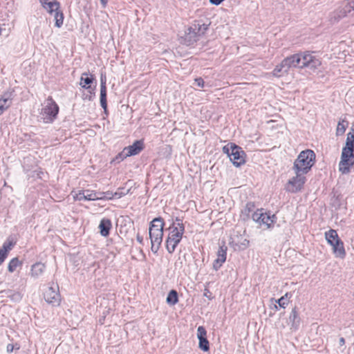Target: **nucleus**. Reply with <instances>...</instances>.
Listing matches in <instances>:
<instances>
[{
  "instance_id": "obj_33",
  "label": "nucleus",
  "mask_w": 354,
  "mask_h": 354,
  "mask_svg": "<svg viewBox=\"0 0 354 354\" xmlns=\"http://www.w3.org/2000/svg\"><path fill=\"white\" fill-rule=\"evenodd\" d=\"M289 293H286L285 295L279 298L278 300L276 301V302L279 304V306L283 308H285L286 306L288 305V295Z\"/></svg>"
},
{
  "instance_id": "obj_12",
  "label": "nucleus",
  "mask_w": 354,
  "mask_h": 354,
  "mask_svg": "<svg viewBox=\"0 0 354 354\" xmlns=\"http://www.w3.org/2000/svg\"><path fill=\"white\" fill-rule=\"evenodd\" d=\"M144 149L142 140H136L133 145L124 147L127 153L125 155L131 156L138 154Z\"/></svg>"
},
{
  "instance_id": "obj_15",
  "label": "nucleus",
  "mask_w": 354,
  "mask_h": 354,
  "mask_svg": "<svg viewBox=\"0 0 354 354\" xmlns=\"http://www.w3.org/2000/svg\"><path fill=\"white\" fill-rule=\"evenodd\" d=\"M350 9L339 8L331 12L329 15V21L331 24L338 22L341 19L345 17L347 13L350 12Z\"/></svg>"
},
{
  "instance_id": "obj_6",
  "label": "nucleus",
  "mask_w": 354,
  "mask_h": 354,
  "mask_svg": "<svg viewBox=\"0 0 354 354\" xmlns=\"http://www.w3.org/2000/svg\"><path fill=\"white\" fill-rule=\"evenodd\" d=\"M59 106L51 96L46 100V105L41 109V119L44 123H51L57 118L59 113Z\"/></svg>"
},
{
  "instance_id": "obj_8",
  "label": "nucleus",
  "mask_w": 354,
  "mask_h": 354,
  "mask_svg": "<svg viewBox=\"0 0 354 354\" xmlns=\"http://www.w3.org/2000/svg\"><path fill=\"white\" fill-rule=\"evenodd\" d=\"M230 160L236 167H239L245 163V152L238 145L231 143Z\"/></svg>"
},
{
  "instance_id": "obj_44",
  "label": "nucleus",
  "mask_w": 354,
  "mask_h": 354,
  "mask_svg": "<svg viewBox=\"0 0 354 354\" xmlns=\"http://www.w3.org/2000/svg\"><path fill=\"white\" fill-rule=\"evenodd\" d=\"M19 346H18L17 344H16L15 345H13L12 344H8L7 346V352L8 353H11L13 351V350L15 348V349H17L19 350Z\"/></svg>"
},
{
  "instance_id": "obj_10",
  "label": "nucleus",
  "mask_w": 354,
  "mask_h": 354,
  "mask_svg": "<svg viewBox=\"0 0 354 354\" xmlns=\"http://www.w3.org/2000/svg\"><path fill=\"white\" fill-rule=\"evenodd\" d=\"M183 236L177 232L176 228L171 230L170 234L166 239V248L169 253L172 254L178 244L180 242Z\"/></svg>"
},
{
  "instance_id": "obj_52",
  "label": "nucleus",
  "mask_w": 354,
  "mask_h": 354,
  "mask_svg": "<svg viewBox=\"0 0 354 354\" xmlns=\"http://www.w3.org/2000/svg\"><path fill=\"white\" fill-rule=\"evenodd\" d=\"M93 96L92 95H86L85 97H83L84 100H88L89 101L93 100Z\"/></svg>"
},
{
  "instance_id": "obj_7",
  "label": "nucleus",
  "mask_w": 354,
  "mask_h": 354,
  "mask_svg": "<svg viewBox=\"0 0 354 354\" xmlns=\"http://www.w3.org/2000/svg\"><path fill=\"white\" fill-rule=\"evenodd\" d=\"M45 301L53 306H58L61 303V295L59 294L58 285L48 287L44 292Z\"/></svg>"
},
{
  "instance_id": "obj_50",
  "label": "nucleus",
  "mask_w": 354,
  "mask_h": 354,
  "mask_svg": "<svg viewBox=\"0 0 354 354\" xmlns=\"http://www.w3.org/2000/svg\"><path fill=\"white\" fill-rule=\"evenodd\" d=\"M136 239L140 244H143V237L139 233L137 234Z\"/></svg>"
},
{
  "instance_id": "obj_40",
  "label": "nucleus",
  "mask_w": 354,
  "mask_h": 354,
  "mask_svg": "<svg viewBox=\"0 0 354 354\" xmlns=\"http://www.w3.org/2000/svg\"><path fill=\"white\" fill-rule=\"evenodd\" d=\"M224 261L221 259H216L213 262V269L216 271L218 270L219 268L222 266Z\"/></svg>"
},
{
  "instance_id": "obj_19",
  "label": "nucleus",
  "mask_w": 354,
  "mask_h": 354,
  "mask_svg": "<svg viewBox=\"0 0 354 354\" xmlns=\"http://www.w3.org/2000/svg\"><path fill=\"white\" fill-rule=\"evenodd\" d=\"M289 69L287 66V64H284V59L282 60V62L276 67L272 71L273 75L276 77H281L284 74H287Z\"/></svg>"
},
{
  "instance_id": "obj_29",
  "label": "nucleus",
  "mask_w": 354,
  "mask_h": 354,
  "mask_svg": "<svg viewBox=\"0 0 354 354\" xmlns=\"http://www.w3.org/2000/svg\"><path fill=\"white\" fill-rule=\"evenodd\" d=\"M258 223L266 225L267 228H271L272 227V221H270V214L264 212Z\"/></svg>"
},
{
  "instance_id": "obj_34",
  "label": "nucleus",
  "mask_w": 354,
  "mask_h": 354,
  "mask_svg": "<svg viewBox=\"0 0 354 354\" xmlns=\"http://www.w3.org/2000/svg\"><path fill=\"white\" fill-rule=\"evenodd\" d=\"M174 228H176V231L181 236L183 235L185 232V225L183 223H178V225L175 226V223H173L169 229L173 230Z\"/></svg>"
},
{
  "instance_id": "obj_23",
  "label": "nucleus",
  "mask_w": 354,
  "mask_h": 354,
  "mask_svg": "<svg viewBox=\"0 0 354 354\" xmlns=\"http://www.w3.org/2000/svg\"><path fill=\"white\" fill-rule=\"evenodd\" d=\"M2 292H5L6 297L14 302H19L22 299V295L19 292L13 291L12 290H3Z\"/></svg>"
},
{
  "instance_id": "obj_41",
  "label": "nucleus",
  "mask_w": 354,
  "mask_h": 354,
  "mask_svg": "<svg viewBox=\"0 0 354 354\" xmlns=\"http://www.w3.org/2000/svg\"><path fill=\"white\" fill-rule=\"evenodd\" d=\"M126 153H127V151H125V149L124 148L123 150L116 156L115 159L118 162H120V161L123 160L124 159L127 158V157H129V156L124 155Z\"/></svg>"
},
{
  "instance_id": "obj_36",
  "label": "nucleus",
  "mask_w": 354,
  "mask_h": 354,
  "mask_svg": "<svg viewBox=\"0 0 354 354\" xmlns=\"http://www.w3.org/2000/svg\"><path fill=\"white\" fill-rule=\"evenodd\" d=\"M130 189H126L124 187H120L118 189L117 192H115V196L118 198H120L125 195H127L129 192Z\"/></svg>"
},
{
  "instance_id": "obj_14",
  "label": "nucleus",
  "mask_w": 354,
  "mask_h": 354,
  "mask_svg": "<svg viewBox=\"0 0 354 354\" xmlns=\"http://www.w3.org/2000/svg\"><path fill=\"white\" fill-rule=\"evenodd\" d=\"M289 322L290 323V328L296 330L299 328L301 319L299 315L298 308L295 306L290 314Z\"/></svg>"
},
{
  "instance_id": "obj_25",
  "label": "nucleus",
  "mask_w": 354,
  "mask_h": 354,
  "mask_svg": "<svg viewBox=\"0 0 354 354\" xmlns=\"http://www.w3.org/2000/svg\"><path fill=\"white\" fill-rule=\"evenodd\" d=\"M348 121L346 120L345 119H343L338 122V124L337 126V129H336V136H342L345 133L346 127L348 126Z\"/></svg>"
},
{
  "instance_id": "obj_17",
  "label": "nucleus",
  "mask_w": 354,
  "mask_h": 354,
  "mask_svg": "<svg viewBox=\"0 0 354 354\" xmlns=\"http://www.w3.org/2000/svg\"><path fill=\"white\" fill-rule=\"evenodd\" d=\"M112 227V223L110 219L104 218L101 220L99 225L100 232L102 236H108L110 234V230Z\"/></svg>"
},
{
  "instance_id": "obj_24",
  "label": "nucleus",
  "mask_w": 354,
  "mask_h": 354,
  "mask_svg": "<svg viewBox=\"0 0 354 354\" xmlns=\"http://www.w3.org/2000/svg\"><path fill=\"white\" fill-rule=\"evenodd\" d=\"M326 239L328 243L331 245L335 242L336 240H340L338 236L337 232L335 230H330L325 233Z\"/></svg>"
},
{
  "instance_id": "obj_3",
  "label": "nucleus",
  "mask_w": 354,
  "mask_h": 354,
  "mask_svg": "<svg viewBox=\"0 0 354 354\" xmlns=\"http://www.w3.org/2000/svg\"><path fill=\"white\" fill-rule=\"evenodd\" d=\"M211 21L207 19L194 20L192 25L188 28L186 32L185 40L187 45H192L196 42L200 37L205 35L206 31L209 29Z\"/></svg>"
},
{
  "instance_id": "obj_35",
  "label": "nucleus",
  "mask_w": 354,
  "mask_h": 354,
  "mask_svg": "<svg viewBox=\"0 0 354 354\" xmlns=\"http://www.w3.org/2000/svg\"><path fill=\"white\" fill-rule=\"evenodd\" d=\"M89 190H80L77 194H75V195L73 196V198L75 201H82L85 200L86 201V193H88Z\"/></svg>"
},
{
  "instance_id": "obj_4",
  "label": "nucleus",
  "mask_w": 354,
  "mask_h": 354,
  "mask_svg": "<svg viewBox=\"0 0 354 354\" xmlns=\"http://www.w3.org/2000/svg\"><path fill=\"white\" fill-rule=\"evenodd\" d=\"M164 226V219L160 216L153 218L149 224V238L151 243V249L155 254L158 251L162 241Z\"/></svg>"
},
{
  "instance_id": "obj_53",
  "label": "nucleus",
  "mask_w": 354,
  "mask_h": 354,
  "mask_svg": "<svg viewBox=\"0 0 354 354\" xmlns=\"http://www.w3.org/2000/svg\"><path fill=\"white\" fill-rule=\"evenodd\" d=\"M270 221H272V225L276 222L277 221V216L275 214H272V216L270 215Z\"/></svg>"
},
{
  "instance_id": "obj_59",
  "label": "nucleus",
  "mask_w": 354,
  "mask_h": 354,
  "mask_svg": "<svg viewBox=\"0 0 354 354\" xmlns=\"http://www.w3.org/2000/svg\"><path fill=\"white\" fill-rule=\"evenodd\" d=\"M353 8L354 9V1H353Z\"/></svg>"
},
{
  "instance_id": "obj_20",
  "label": "nucleus",
  "mask_w": 354,
  "mask_h": 354,
  "mask_svg": "<svg viewBox=\"0 0 354 354\" xmlns=\"http://www.w3.org/2000/svg\"><path fill=\"white\" fill-rule=\"evenodd\" d=\"M16 242L12 239L8 238L3 243L2 247L0 248V252L5 255L6 257H8L9 251H10L12 248L15 245Z\"/></svg>"
},
{
  "instance_id": "obj_39",
  "label": "nucleus",
  "mask_w": 354,
  "mask_h": 354,
  "mask_svg": "<svg viewBox=\"0 0 354 354\" xmlns=\"http://www.w3.org/2000/svg\"><path fill=\"white\" fill-rule=\"evenodd\" d=\"M97 198L95 191L89 190L88 193H86V201H95Z\"/></svg>"
},
{
  "instance_id": "obj_32",
  "label": "nucleus",
  "mask_w": 354,
  "mask_h": 354,
  "mask_svg": "<svg viewBox=\"0 0 354 354\" xmlns=\"http://www.w3.org/2000/svg\"><path fill=\"white\" fill-rule=\"evenodd\" d=\"M10 106V103H8V99L4 98L2 97L0 98V115L3 113V112L8 109Z\"/></svg>"
},
{
  "instance_id": "obj_28",
  "label": "nucleus",
  "mask_w": 354,
  "mask_h": 354,
  "mask_svg": "<svg viewBox=\"0 0 354 354\" xmlns=\"http://www.w3.org/2000/svg\"><path fill=\"white\" fill-rule=\"evenodd\" d=\"M227 250V248L225 245V243H223L218 248V250L217 252V259H221L225 262L226 261Z\"/></svg>"
},
{
  "instance_id": "obj_47",
  "label": "nucleus",
  "mask_w": 354,
  "mask_h": 354,
  "mask_svg": "<svg viewBox=\"0 0 354 354\" xmlns=\"http://www.w3.org/2000/svg\"><path fill=\"white\" fill-rule=\"evenodd\" d=\"M195 82L196 85L201 88H203L204 86L205 82L203 78L198 77L195 79Z\"/></svg>"
},
{
  "instance_id": "obj_13",
  "label": "nucleus",
  "mask_w": 354,
  "mask_h": 354,
  "mask_svg": "<svg viewBox=\"0 0 354 354\" xmlns=\"http://www.w3.org/2000/svg\"><path fill=\"white\" fill-rule=\"evenodd\" d=\"M42 7L50 14L60 8V3L57 0H39Z\"/></svg>"
},
{
  "instance_id": "obj_9",
  "label": "nucleus",
  "mask_w": 354,
  "mask_h": 354,
  "mask_svg": "<svg viewBox=\"0 0 354 354\" xmlns=\"http://www.w3.org/2000/svg\"><path fill=\"white\" fill-rule=\"evenodd\" d=\"M296 176L292 177L288 181V191L295 193L299 191L305 183L306 178L305 174L299 172L295 173Z\"/></svg>"
},
{
  "instance_id": "obj_58",
  "label": "nucleus",
  "mask_w": 354,
  "mask_h": 354,
  "mask_svg": "<svg viewBox=\"0 0 354 354\" xmlns=\"http://www.w3.org/2000/svg\"><path fill=\"white\" fill-rule=\"evenodd\" d=\"M88 92L90 93V95H92L94 97L95 96V91H94L95 88H92L91 87V88L88 89Z\"/></svg>"
},
{
  "instance_id": "obj_55",
  "label": "nucleus",
  "mask_w": 354,
  "mask_h": 354,
  "mask_svg": "<svg viewBox=\"0 0 354 354\" xmlns=\"http://www.w3.org/2000/svg\"><path fill=\"white\" fill-rule=\"evenodd\" d=\"M108 0H100V3L103 8H105L106 6Z\"/></svg>"
},
{
  "instance_id": "obj_38",
  "label": "nucleus",
  "mask_w": 354,
  "mask_h": 354,
  "mask_svg": "<svg viewBox=\"0 0 354 354\" xmlns=\"http://www.w3.org/2000/svg\"><path fill=\"white\" fill-rule=\"evenodd\" d=\"M207 331L205 328L203 326H199L197 329V337L198 339L200 338H205L207 337Z\"/></svg>"
},
{
  "instance_id": "obj_54",
  "label": "nucleus",
  "mask_w": 354,
  "mask_h": 354,
  "mask_svg": "<svg viewBox=\"0 0 354 354\" xmlns=\"http://www.w3.org/2000/svg\"><path fill=\"white\" fill-rule=\"evenodd\" d=\"M339 344L341 346H344L345 344V339L344 337H340L339 340Z\"/></svg>"
},
{
  "instance_id": "obj_27",
  "label": "nucleus",
  "mask_w": 354,
  "mask_h": 354,
  "mask_svg": "<svg viewBox=\"0 0 354 354\" xmlns=\"http://www.w3.org/2000/svg\"><path fill=\"white\" fill-rule=\"evenodd\" d=\"M250 241L247 239H244L243 240H238L235 242V250H245L249 247Z\"/></svg>"
},
{
  "instance_id": "obj_37",
  "label": "nucleus",
  "mask_w": 354,
  "mask_h": 354,
  "mask_svg": "<svg viewBox=\"0 0 354 354\" xmlns=\"http://www.w3.org/2000/svg\"><path fill=\"white\" fill-rule=\"evenodd\" d=\"M263 212L262 209H257V211L254 212L252 214V218L253 221H255L256 223H259L260 218L263 216Z\"/></svg>"
},
{
  "instance_id": "obj_43",
  "label": "nucleus",
  "mask_w": 354,
  "mask_h": 354,
  "mask_svg": "<svg viewBox=\"0 0 354 354\" xmlns=\"http://www.w3.org/2000/svg\"><path fill=\"white\" fill-rule=\"evenodd\" d=\"M254 207V204H252L251 203H248L246 204V206L243 210V212L248 215L250 214V212L253 210Z\"/></svg>"
},
{
  "instance_id": "obj_11",
  "label": "nucleus",
  "mask_w": 354,
  "mask_h": 354,
  "mask_svg": "<svg viewBox=\"0 0 354 354\" xmlns=\"http://www.w3.org/2000/svg\"><path fill=\"white\" fill-rule=\"evenodd\" d=\"M106 75L101 73L100 101V105L105 112L107 110L106 86Z\"/></svg>"
},
{
  "instance_id": "obj_57",
  "label": "nucleus",
  "mask_w": 354,
  "mask_h": 354,
  "mask_svg": "<svg viewBox=\"0 0 354 354\" xmlns=\"http://www.w3.org/2000/svg\"><path fill=\"white\" fill-rule=\"evenodd\" d=\"M208 294H211V292H209V290L207 288H205V292H204L203 295L205 297H209Z\"/></svg>"
},
{
  "instance_id": "obj_2",
  "label": "nucleus",
  "mask_w": 354,
  "mask_h": 354,
  "mask_svg": "<svg viewBox=\"0 0 354 354\" xmlns=\"http://www.w3.org/2000/svg\"><path fill=\"white\" fill-rule=\"evenodd\" d=\"M354 165V133L349 132L345 146L342 149L341 159L339 162V171L342 174H348L351 172Z\"/></svg>"
},
{
  "instance_id": "obj_49",
  "label": "nucleus",
  "mask_w": 354,
  "mask_h": 354,
  "mask_svg": "<svg viewBox=\"0 0 354 354\" xmlns=\"http://www.w3.org/2000/svg\"><path fill=\"white\" fill-rule=\"evenodd\" d=\"M104 192H95V196L97 197V200H104Z\"/></svg>"
},
{
  "instance_id": "obj_46",
  "label": "nucleus",
  "mask_w": 354,
  "mask_h": 354,
  "mask_svg": "<svg viewBox=\"0 0 354 354\" xmlns=\"http://www.w3.org/2000/svg\"><path fill=\"white\" fill-rule=\"evenodd\" d=\"M230 149H231V143L230 145H227L223 147V151L227 155L229 158L232 157L230 155Z\"/></svg>"
},
{
  "instance_id": "obj_45",
  "label": "nucleus",
  "mask_w": 354,
  "mask_h": 354,
  "mask_svg": "<svg viewBox=\"0 0 354 354\" xmlns=\"http://www.w3.org/2000/svg\"><path fill=\"white\" fill-rule=\"evenodd\" d=\"M230 149H231V143L230 145H227L223 147V151L227 155L229 158L232 157L230 155Z\"/></svg>"
},
{
  "instance_id": "obj_1",
  "label": "nucleus",
  "mask_w": 354,
  "mask_h": 354,
  "mask_svg": "<svg viewBox=\"0 0 354 354\" xmlns=\"http://www.w3.org/2000/svg\"><path fill=\"white\" fill-rule=\"evenodd\" d=\"M309 51L301 52L288 56L284 59V64H287L288 69L290 68H308L317 69L322 64L319 59L313 55Z\"/></svg>"
},
{
  "instance_id": "obj_42",
  "label": "nucleus",
  "mask_w": 354,
  "mask_h": 354,
  "mask_svg": "<svg viewBox=\"0 0 354 354\" xmlns=\"http://www.w3.org/2000/svg\"><path fill=\"white\" fill-rule=\"evenodd\" d=\"M104 200H111L115 196V193H113L111 191H107L104 192Z\"/></svg>"
},
{
  "instance_id": "obj_48",
  "label": "nucleus",
  "mask_w": 354,
  "mask_h": 354,
  "mask_svg": "<svg viewBox=\"0 0 354 354\" xmlns=\"http://www.w3.org/2000/svg\"><path fill=\"white\" fill-rule=\"evenodd\" d=\"M225 0H209V3L212 5L218 6Z\"/></svg>"
},
{
  "instance_id": "obj_18",
  "label": "nucleus",
  "mask_w": 354,
  "mask_h": 354,
  "mask_svg": "<svg viewBox=\"0 0 354 354\" xmlns=\"http://www.w3.org/2000/svg\"><path fill=\"white\" fill-rule=\"evenodd\" d=\"M95 78L93 75H91L88 73H83L81 78L80 84L81 86L86 89L91 88V84L93 82Z\"/></svg>"
},
{
  "instance_id": "obj_51",
  "label": "nucleus",
  "mask_w": 354,
  "mask_h": 354,
  "mask_svg": "<svg viewBox=\"0 0 354 354\" xmlns=\"http://www.w3.org/2000/svg\"><path fill=\"white\" fill-rule=\"evenodd\" d=\"M7 257L0 252V266L4 262Z\"/></svg>"
},
{
  "instance_id": "obj_21",
  "label": "nucleus",
  "mask_w": 354,
  "mask_h": 354,
  "mask_svg": "<svg viewBox=\"0 0 354 354\" xmlns=\"http://www.w3.org/2000/svg\"><path fill=\"white\" fill-rule=\"evenodd\" d=\"M45 268V265L40 262L33 264L31 268V275L34 277H39L43 273Z\"/></svg>"
},
{
  "instance_id": "obj_56",
  "label": "nucleus",
  "mask_w": 354,
  "mask_h": 354,
  "mask_svg": "<svg viewBox=\"0 0 354 354\" xmlns=\"http://www.w3.org/2000/svg\"><path fill=\"white\" fill-rule=\"evenodd\" d=\"M174 223L178 225V223H183V219L179 217H176Z\"/></svg>"
},
{
  "instance_id": "obj_5",
  "label": "nucleus",
  "mask_w": 354,
  "mask_h": 354,
  "mask_svg": "<svg viewBox=\"0 0 354 354\" xmlns=\"http://www.w3.org/2000/svg\"><path fill=\"white\" fill-rule=\"evenodd\" d=\"M315 162V153L313 150L302 151L294 162L293 170L295 173L301 172L306 174Z\"/></svg>"
},
{
  "instance_id": "obj_30",
  "label": "nucleus",
  "mask_w": 354,
  "mask_h": 354,
  "mask_svg": "<svg viewBox=\"0 0 354 354\" xmlns=\"http://www.w3.org/2000/svg\"><path fill=\"white\" fill-rule=\"evenodd\" d=\"M21 264L19 259L17 257H15L12 259L8 266V270L10 272H13L16 268Z\"/></svg>"
},
{
  "instance_id": "obj_16",
  "label": "nucleus",
  "mask_w": 354,
  "mask_h": 354,
  "mask_svg": "<svg viewBox=\"0 0 354 354\" xmlns=\"http://www.w3.org/2000/svg\"><path fill=\"white\" fill-rule=\"evenodd\" d=\"M330 245L333 247V251L335 257L342 259L345 257L346 251L344 247V243L341 239L336 240L335 242Z\"/></svg>"
},
{
  "instance_id": "obj_31",
  "label": "nucleus",
  "mask_w": 354,
  "mask_h": 354,
  "mask_svg": "<svg viewBox=\"0 0 354 354\" xmlns=\"http://www.w3.org/2000/svg\"><path fill=\"white\" fill-rule=\"evenodd\" d=\"M198 347L203 351L207 352L209 350V343L207 340V337L200 338L199 339Z\"/></svg>"
},
{
  "instance_id": "obj_26",
  "label": "nucleus",
  "mask_w": 354,
  "mask_h": 354,
  "mask_svg": "<svg viewBox=\"0 0 354 354\" xmlns=\"http://www.w3.org/2000/svg\"><path fill=\"white\" fill-rule=\"evenodd\" d=\"M55 12V26L57 28H60L63 25L64 22V14L62 10H60V8L59 10H56L54 11Z\"/></svg>"
},
{
  "instance_id": "obj_22",
  "label": "nucleus",
  "mask_w": 354,
  "mask_h": 354,
  "mask_svg": "<svg viewBox=\"0 0 354 354\" xmlns=\"http://www.w3.org/2000/svg\"><path fill=\"white\" fill-rule=\"evenodd\" d=\"M178 294L176 290H171L167 297L166 302L169 306H174L178 302Z\"/></svg>"
}]
</instances>
